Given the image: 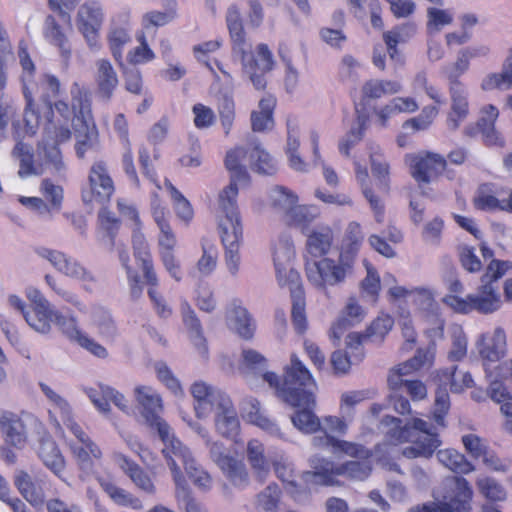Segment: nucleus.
Masks as SVG:
<instances>
[{
	"instance_id": "1",
	"label": "nucleus",
	"mask_w": 512,
	"mask_h": 512,
	"mask_svg": "<svg viewBox=\"0 0 512 512\" xmlns=\"http://www.w3.org/2000/svg\"><path fill=\"white\" fill-rule=\"evenodd\" d=\"M61 84L55 75L43 74L30 87L23 81L22 92L25 108L22 121L12 123L16 137L34 136L43 125L49 138L58 143L71 139L69 127L73 118L82 123V130H77L82 137L76 142L75 151L83 159L88 149L98 142V130L92 113L91 93L84 85L73 82L70 87L71 104L57 99Z\"/></svg>"
},
{
	"instance_id": "2",
	"label": "nucleus",
	"mask_w": 512,
	"mask_h": 512,
	"mask_svg": "<svg viewBox=\"0 0 512 512\" xmlns=\"http://www.w3.org/2000/svg\"><path fill=\"white\" fill-rule=\"evenodd\" d=\"M246 157L250 168L258 174L271 176L278 170L277 161L257 139L250 140L246 148L236 146L226 153L224 164L231 174V182L219 193L216 219L224 247L225 264L233 276L237 275L240 269V245L243 241V224L237 204V182L250 181L247 168L242 164Z\"/></svg>"
},
{
	"instance_id": "3",
	"label": "nucleus",
	"mask_w": 512,
	"mask_h": 512,
	"mask_svg": "<svg viewBox=\"0 0 512 512\" xmlns=\"http://www.w3.org/2000/svg\"><path fill=\"white\" fill-rule=\"evenodd\" d=\"M134 258L142 271V277L130 263V254L124 245L116 247L118 258L126 272L130 296L133 300L139 299L143 294V285H147V295L151 301L156 315L162 319H168L173 314L172 307L166 298L159 292L160 280L155 269L150 245L145 236L136 233L131 239Z\"/></svg>"
},
{
	"instance_id": "4",
	"label": "nucleus",
	"mask_w": 512,
	"mask_h": 512,
	"mask_svg": "<svg viewBox=\"0 0 512 512\" xmlns=\"http://www.w3.org/2000/svg\"><path fill=\"white\" fill-rule=\"evenodd\" d=\"M334 243L335 234L329 225L318 226L306 234L304 271L309 283L318 289L343 283L338 257L329 256Z\"/></svg>"
},
{
	"instance_id": "5",
	"label": "nucleus",
	"mask_w": 512,
	"mask_h": 512,
	"mask_svg": "<svg viewBox=\"0 0 512 512\" xmlns=\"http://www.w3.org/2000/svg\"><path fill=\"white\" fill-rule=\"evenodd\" d=\"M226 24L232 42V50L240 56L243 71L248 75L254 88L263 91L267 87L266 75L275 68L273 53L265 43L256 46L249 52L246 32L244 29L240 8L236 4L228 7Z\"/></svg>"
},
{
	"instance_id": "6",
	"label": "nucleus",
	"mask_w": 512,
	"mask_h": 512,
	"mask_svg": "<svg viewBox=\"0 0 512 512\" xmlns=\"http://www.w3.org/2000/svg\"><path fill=\"white\" fill-rule=\"evenodd\" d=\"M381 423L386 428L385 440L388 443L398 445L413 442V445L402 450L406 458H429L441 444L438 433L433 432L432 427L421 418L415 417L403 424L400 418L386 415Z\"/></svg>"
},
{
	"instance_id": "7",
	"label": "nucleus",
	"mask_w": 512,
	"mask_h": 512,
	"mask_svg": "<svg viewBox=\"0 0 512 512\" xmlns=\"http://www.w3.org/2000/svg\"><path fill=\"white\" fill-rule=\"evenodd\" d=\"M263 379L275 389L276 395L291 407L314 402L313 390L316 388V381L296 354H292L290 363L284 366L282 377L274 372H265Z\"/></svg>"
},
{
	"instance_id": "8",
	"label": "nucleus",
	"mask_w": 512,
	"mask_h": 512,
	"mask_svg": "<svg viewBox=\"0 0 512 512\" xmlns=\"http://www.w3.org/2000/svg\"><path fill=\"white\" fill-rule=\"evenodd\" d=\"M294 258V250L290 245H285L281 253L274 251V266L276 279L280 287H287L292 300L291 321L297 334L304 335L308 330L306 316V298L300 273L291 267Z\"/></svg>"
},
{
	"instance_id": "9",
	"label": "nucleus",
	"mask_w": 512,
	"mask_h": 512,
	"mask_svg": "<svg viewBox=\"0 0 512 512\" xmlns=\"http://www.w3.org/2000/svg\"><path fill=\"white\" fill-rule=\"evenodd\" d=\"M435 378L439 387L435 392V401L431 412V419L437 427L445 428L446 416L449 413L451 403L447 387L452 393H461L474 384L472 375L469 372L458 370L456 365L436 371Z\"/></svg>"
},
{
	"instance_id": "10",
	"label": "nucleus",
	"mask_w": 512,
	"mask_h": 512,
	"mask_svg": "<svg viewBox=\"0 0 512 512\" xmlns=\"http://www.w3.org/2000/svg\"><path fill=\"white\" fill-rule=\"evenodd\" d=\"M60 144L49 138L44 132L43 140L37 145V156L40 163L36 164L32 147L22 141L17 142L13 149V155L20 163L19 175L21 177L40 175L43 173L44 166L59 171L63 167Z\"/></svg>"
},
{
	"instance_id": "11",
	"label": "nucleus",
	"mask_w": 512,
	"mask_h": 512,
	"mask_svg": "<svg viewBox=\"0 0 512 512\" xmlns=\"http://www.w3.org/2000/svg\"><path fill=\"white\" fill-rule=\"evenodd\" d=\"M371 459H357L346 461L336 465L330 460L321 459L313 471H305L303 479L306 484H317L321 486L339 485V476H345L351 480L363 481L372 472Z\"/></svg>"
},
{
	"instance_id": "12",
	"label": "nucleus",
	"mask_w": 512,
	"mask_h": 512,
	"mask_svg": "<svg viewBox=\"0 0 512 512\" xmlns=\"http://www.w3.org/2000/svg\"><path fill=\"white\" fill-rule=\"evenodd\" d=\"M162 452L167 460L170 470L172 471L173 479L177 487V495H179L180 490L187 494L189 493L185 486L184 476L175 458L180 460L188 477L196 486L204 490L211 487V476L197 465L195 459L191 456L190 451L181 443V441L178 439L172 440L171 444H167V447H164Z\"/></svg>"
},
{
	"instance_id": "13",
	"label": "nucleus",
	"mask_w": 512,
	"mask_h": 512,
	"mask_svg": "<svg viewBox=\"0 0 512 512\" xmlns=\"http://www.w3.org/2000/svg\"><path fill=\"white\" fill-rule=\"evenodd\" d=\"M134 398L140 414L148 426L157 430L164 447L171 444L172 440H177L171 433L168 423L161 417L164 411L163 399L153 387L137 385L134 388Z\"/></svg>"
},
{
	"instance_id": "14",
	"label": "nucleus",
	"mask_w": 512,
	"mask_h": 512,
	"mask_svg": "<svg viewBox=\"0 0 512 512\" xmlns=\"http://www.w3.org/2000/svg\"><path fill=\"white\" fill-rule=\"evenodd\" d=\"M116 187L110 174L109 165L99 159L92 163L88 171L87 184L81 189V199L87 205L106 206L113 197Z\"/></svg>"
},
{
	"instance_id": "15",
	"label": "nucleus",
	"mask_w": 512,
	"mask_h": 512,
	"mask_svg": "<svg viewBox=\"0 0 512 512\" xmlns=\"http://www.w3.org/2000/svg\"><path fill=\"white\" fill-rule=\"evenodd\" d=\"M443 303L461 314H469L473 311L480 314H491L500 308L501 299L494 284L484 283L479 287L476 295L471 294L462 298L448 294L443 298Z\"/></svg>"
},
{
	"instance_id": "16",
	"label": "nucleus",
	"mask_w": 512,
	"mask_h": 512,
	"mask_svg": "<svg viewBox=\"0 0 512 512\" xmlns=\"http://www.w3.org/2000/svg\"><path fill=\"white\" fill-rule=\"evenodd\" d=\"M405 163L419 187L431 184L447 171L446 158L442 154L428 150L407 154Z\"/></svg>"
},
{
	"instance_id": "17",
	"label": "nucleus",
	"mask_w": 512,
	"mask_h": 512,
	"mask_svg": "<svg viewBox=\"0 0 512 512\" xmlns=\"http://www.w3.org/2000/svg\"><path fill=\"white\" fill-rule=\"evenodd\" d=\"M425 362V356L420 353L406 362L398 364L391 369L387 378L389 389L392 392H399L403 388L413 401H421L427 397L426 385L418 379L410 380L405 376L419 370Z\"/></svg>"
},
{
	"instance_id": "18",
	"label": "nucleus",
	"mask_w": 512,
	"mask_h": 512,
	"mask_svg": "<svg viewBox=\"0 0 512 512\" xmlns=\"http://www.w3.org/2000/svg\"><path fill=\"white\" fill-rule=\"evenodd\" d=\"M365 241L362 225L357 221H350L343 232L338 247V270H341L343 283L354 271L356 260Z\"/></svg>"
},
{
	"instance_id": "19",
	"label": "nucleus",
	"mask_w": 512,
	"mask_h": 512,
	"mask_svg": "<svg viewBox=\"0 0 512 512\" xmlns=\"http://www.w3.org/2000/svg\"><path fill=\"white\" fill-rule=\"evenodd\" d=\"M477 349L483 362L487 378H491L496 372L497 365L506 351V335L502 328H496L493 332L483 333L477 341Z\"/></svg>"
},
{
	"instance_id": "20",
	"label": "nucleus",
	"mask_w": 512,
	"mask_h": 512,
	"mask_svg": "<svg viewBox=\"0 0 512 512\" xmlns=\"http://www.w3.org/2000/svg\"><path fill=\"white\" fill-rule=\"evenodd\" d=\"M210 455L231 485L237 488L248 486L250 475L242 460L226 452L218 442L211 444Z\"/></svg>"
},
{
	"instance_id": "21",
	"label": "nucleus",
	"mask_w": 512,
	"mask_h": 512,
	"mask_svg": "<svg viewBox=\"0 0 512 512\" xmlns=\"http://www.w3.org/2000/svg\"><path fill=\"white\" fill-rule=\"evenodd\" d=\"M502 363L497 365L496 372L490 380L488 389L477 387L471 391V398L476 402H483L490 398L497 404H500V410L506 418L512 421V394L506 387L504 381L511 380V377H502L500 367Z\"/></svg>"
},
{
	"instance_id": "22",
	"label": "nucleus",
	"mask_w": 512,
	"mask_h": 512,
	"mask_svg": "<svg viewBox=\"0 0 512 512\" xmlns=\"http://www.w3.org/2000/svg\"><path fill=\"white\" fill-rule=\"evenodd\" d=\"M506 192L505 188L492 182L478 186L472 199L473 207L483 212H506L512 214V190L507 198H500Z\"/></svg>"
},
{
	"instance_id": "23",
	"label": "nucleus",
	"mask_w": 512,
	"mask_h": 512,
	"mask_svg": "<svg viewBox=\"0 0 512 512\" xmlns=\"http://www.w3.org/2000/svg\"><path fill=\"white\" fill-rule=\"evenodd\" d=\"M473 495L469 481L462 476H454L446 487L440 504L444 512H470Z\"/></svg>"
},
{
	"instance_id": "24",
	"label": "nucleus",
	"mask_w": 512,
	"mask_h": 512,
	"mask_svg": "<svg viewBox=\"0 0 512 512\" xmlns=\"http://www.w3.org/2000/svg\"><path fill=\"white\" fill-rule=\"evenodd\" d=\"M103 16L102 6L97 1H87L78 10V27L91 49L99 48Z\"/></svg>"
},
{
	"instance_id": "25",
	"label": "nucleus",
	"mask_w": 512,
	"mask_h": 512,
	"mask_svg": "<svg viewBox=\"0 0 512 512\" xmlns=\"http://www.w3.org/2000/svg\"><path fill=\"white\" fill-rule=\"evenodd\" d=\"M27 297L31 305L25 312V321L35 331L48 333L56 311L51 309L49 301L38 290H31Z\"/></svg>"
},
{
	"instance_id": "26",
	"label": "nucleus",
	"mask_w": 512,
	"mask_h": 512,
	"mask_svg": "<svg viewBox=\"0 0 512 512\" xmlns=\"http://www.w3.org/2000/svg\"><path fill=\"white\" fill-rule=\"evenodd\" d=\"M29 415L22 411L15 413L9 410L0 412V432L6 444L22 449L28 442V431L23 416Z\"/></svg>"
},
{
	"instance_id": "27",
	"label": "nucleus",
	"mask_w": 512,
	"mask_h": 512,
	"mask_svg": "<svg viewBox=\"0 0 512 512\" xmlns=\"http://www.w3.org/2000/svg\"><path fill=\"white\" fill-rule=\"evenodd\" d=\"M190 392L194 399L196 416L200 419L208 417L219 406L222 398L229 397L225 392L203 381L193 383Z\"/></svg>"
},
{
	"instance_id": "28",
	"label": "nucleus",
	"mask_w": 512,
	"mask_h": 512,
	"mask_svg": "<svg viewBox=\"0 0 512 512\" xmlns=\"http://www.w3.org/2000/svg\"><path fill=\"white\" fill-rule=\"evenodd\" d=\"M226 321L235 333L244 340L253 339L256 332V322L250 312L242 305L240 299H233L225 312Z\"/></svg>"
},
{
	"instance_id": "29",
	"label": "nucleus",
	"mask_w": 512,
	"mask_h": 512,
	"mask_svg": "<svg viewBox=\"0 0 512 512\" xmlns=\"http://www.w3.org/2000/svg\"><path fill=\"white\" fill-rule=\"evenodd\" d=\"M271 467L276 475V477L283 483L284 488L287 492L292 495H298L306 490H310L312 486L315 484H306L303 479V475H301L302 483L297 482V473L292 461L289 460L287 456L284 454H280L275 456L271 460Z\"/></svg>"
},
{
	"instance_id": "30",
	"label": "nucleus",
	"mask_w": 512,
	"mask_h": 512,
	"mask_svg": "<svg viewBox=\"0 0 512 512\" xmlns=\"http://www.w3.org/2000/svg\"><path fill=\"white\" fill-rule=\"evenodd\" d=\"M38 254L47 259L55 269L59 272L84 282H91L94 277L88 272L82 265L77 261L67 257L64 253L51 250L47 248H41L38 250Z\"/></svg>"
},
{
	"instance_id": "31",
	"label": "nucleus",
	"mask_w": 512,
	"mask_h": 512,
	"mask_svg": "<svg viewBox=\"0 0 512 512\" xmlns=\"http://www.w3.org/2000/svg\"><path fill=\"white\" fill-rule=\"evenodd\" d=\"M214 411L217 432L223 437L237 442L240 435V422L231 398H222Z\"/></svg>"
},
{
	"instance_id": "32",
	"label": "nucleus",
	"mask_w": 512,
	"mask_h": 512,
	"mask_svg": "<svg viewBox=\"0 0 512 512\" xmlns=\"http://www.w3.org/2000/svg\"><path fill=\"white\" fill-rule=\"evenodd\" d=\"M71 30L72 27L69 21H67L66 25H61L52 15H48L45 18L43 37L48 44L59 50L64 59H69L72 52L69 40Z\"/></svg>"
},
{
	"instance_id": "33",
	"label": "nucleus",
	"mask_w": 512,
	"mask_h": 512,
	"mask_svg": "<svg viewBox=\"0 0 512 512\" xmlns=\"http://www.w3.org/2000/svg\"><path fill=\"white\" fill-rule=\"evenodd\" d=\"M489 47L485 45L477 47H467L458 52L456 61L446 70V76L449 81V87L456 89H465L460 77L468 71L470 60L477 57H485L489 54Z\"/></svg>"
},
{
	"instance_id": "34",
	"label": "nucleus",
	"mask_w": 512,
	"mask_h": 512,
	"mask_svg": "<svg viewBox=\"0 0 512 512\" xmlns=\"http://www.w3.org/2000/svg\"><path fill=\"white\" fill-rule=\"evenodd\" d=\"M242 416L248 423L259 427L268 435L278 439H285L278 424L265 414L258 400H246L242 407Z\"/></svg>"
},
{
	"instance_id": "35",
	"label": "nucleus",
	"mask_w": 512,
	"mask_h": 512,
	"mask_svg": "<svg viewBox=\"0 0 512 512\" xmlns=\"http://www.w3.org/2000/svg\"><path fill=\"white\" fill-rule=\"evenodd\" d=\"M315 445L331 447L334 454H343L355 459H371L373 452L362 444L338 439L331 434L314 438Z\"/></svg>"
},
{
	"instance_id": "36",
	"label": "nucleus",
	"mask_w": 512,
	"mask_h": 512,
	"mask_svg": "<svg viewBox=\"0 0 512 512\" xmlns=\"http://www.w3.org/2000/svg\"><path fill=\"white\" fill-rule=\"evenodd\" d=\"M402 91V85L399 81L389 79H369L361 87L362 106H370L373 101L381 99L384 96L395 95Z\"/></svg>"
},
{
	"instance_id": "37",
	"label": "nucleus",
	"mask_w": 512,
	"mask_h": 512,
	"mask_svg": "<svg viewBox=\"0 0 512 512\" xmlns=\"http://www.w3.org/2000/svg\"><path fill=\"white\" fill-rule=\"evenodd\" d=\"M96 68L94 79L97 96L106 102L110 101L119 83L117 72L108 59L98 60Z\"/></svg>"
},
{
	"instance_id": "38",
	"label": "nucleus",
	"mask_w": 512,
	"mask_h": 512,
	"mask_svg": "<svg viewBox=\"0 0 512 512\" xmlns=\"http://www.w3.org/2000/svg\"><path fill=\"white\" fill-rule=\"evenodd\" d=\"M366 316L364 308L356 298L348 299L341 316L333 323L329 331V337L333 341H339L344 331L357 323H360Z\"/></svg>"
},
{
	"instance_id": "39",
	"label": "nucleus",
	"mask_w": 512,
	"mask_h": 512,
	"mask_svg": "<svg viewBox=\"0 0 512 512\" xmlns=\"http://www.w3.org/2000/svg\"><path fill=\"white\" fill-rule=\"evenodd\" d=\"M89 398L102 413H108L110 411V402L125 413H128L130 409L125 396L107 385L100 384L98 388L90 389Z\"/></svg>"
},
{
	"instance_id": "40",
	"label": "nucleus",
	"mask_w": 512,
	"mask_h": 512,
	"mask_svg": "<svg viewBox=\"0 0 512 512\" xmlns=\"http://www.w3.org/2000/svg\"><path fill=\"white\" fill-rule=\"evenodd\" d=\"M71 451L81 471L86 474L96 472V467L101 463L102 451L92 439L82 444H72Z\"/></svg>"
},
{
	"instance_id": "41",
	"label": "nucleus",
	"mask_w": 512,
	"mask_h": 512,
	"mask_svg": "<svg viewBox=\"0 0 512 512\" xmlns=\"http://www.w3.org/2000/svg\"><path fill=\"white\" fill-rule=\"evenodd\" d=\"M451 98L446 125L450 131H456L469 116V102L465 89L449 87Z\"/></svg>"
},
{
	"instance_id": "42",
	"label": "nucleus",
	"mask_w": 512,
	"mask_h": 512,
	"mask_svg": "<svg viewBox=\"0 0 512 512\" xmlns=\"http://www.w3.org/2000/svg\"><path fill=\"white\" fill-rule=\"evenodd\" d=\"M264 444L259 439H250L246 446V455L254 476L264 482L271 470V462L266 456Z\"/></svg>"
},
{
	"instance_id": "43",
	"label": "nucleus",
	"mask_w": 512,
	"mask_h": 512,
	"mask_svg": "<svg viewBox=\"0 0 512 512\" xmlns=\"http://www.w3.org/2000/svg\"><path fill=\"white\" fill-rule=\"evenodd\" d=\"M181 315L184 326L186 327L190 339L199 349V352L206 357L208 353L207 341L204 337L203 327L197 314L187 301L181 303Z\"/></svg>"
},
{
	"instance_id": "44",
	"label": "nucleus",
	"mask_w": 512,
	"mask_h": 512,
	"mask_svg": "<svg viewBox=\"0 0 512 512\" xmlns=\"http://www.w3.org/2000/svg\"><path fill=\"white\" fill-rule=\"evenodd\" d=\"M277 100L272 94L262 97L258 103L259 110L251 112V129L254 132H265L274 127V110Z\"/></svg>"
},
{
	"instance_id": "45",
	"label": "nucleus",
	"mask_w": 512,
	"mask_h": 512,
	"mask_svg": "<svg viewBox=\"0 0 512 512\" xmlns=\"http://www.w3.org/2000/svg\"><path fill=\"white\" fill-rule=\"evenodd\" d=\"M355 175L361 186L362 193L368 201L377 223H383L385 218V206L381 199L374 193L369 185V174L366 167L355 162Z\"/></svg>"
},
{
	"instance_id": "46",
	"label": "nucleus",
	"mask_w": 512,
	"mask_h": 512,
	"mask_svg": "<svg viewBox=\"0 0 512 512\" xmlns=\"http://www.w3.org/2000/svg\"><path fill=\"white\" fill-rule=\"evenodd\" d=\"M38 456L54 474L60 476L65 469V460L52 437H43L38 446Z\"/></svg>"
},
{
	"instance_id": "47",
	"label": "nucleus",
	"mask_w": 512,
	"mask_h": 512,
	"mask_svg": "<svg viewBox=\"0 0 512 512\" xmlns=\"http://www.w3.org/2000/svg\"><path fill=\"white\" fill-rule=\"evenodd\" d=\"M315 406L316 398L314 397L313 403H302L295 407L297 410L291 416V421L299 431L306 434H313L322 430L321 421L314 413Z\"/></svg>"
},
{
	"instance_id": "48",
	"label": "nucleus",
	"mask_w": 512,
	"mask_h": 512,
	"mask_svg": "<svg viewBox=\"0 0 512 512\" xmlns=\"http://www.w3.org/2000/svg\"><path fill=\"white\" fill-rule=\"evenodd\" d=\"M369 124V114L356 110L355 124L339 143V151L342 155L347 157L350 155L352 148L363 139Z\"/></svg>"
},
{
	"instance_id": "49",
	"label": "nucleus",
	"mask_w": 512,
	"mask_h": 512,
	"mask_svg": "<svg viewBox=\"0 0 512 512\" xmlns=\"http://www.w3.org/2000/svg\"><path fill=\"white\" fill-rule=\"evenodd\" d=\"M14 484L20 494L31 504L43 503L45 495L41 482L32 479L27 472L19 471L15 476Z\"/></svg>"
},
{
	"instance_id": "50",
	"label": "nucleus",
	"mask_w": 512,
	"mask_h": 512,
	"mask_svg": "<svg viewBox=\"0 0 512 512\" xmlns=\"http://www.w3.org/2000/svg\"><path fill=\"white\" fill-rule=\"evenodd\" d=\"M439 462L459 475H466L475 470V466L464 454L454 448L441 449L437 452Z\"/></svg>"
},
{
	"instance_id": "51",
	"label": "nucleus",
	"mask_w": 512,
	"mask_h": 512,
	"mask_svg": "<svg viewBox=\"0 0 512 512\" xmlns=\"http://www.w3.org/2000/svg\"><path fill=\"white\" fill-rule=\"evenodd\" d=\"M119 465L139 489L147 493L155 492V486L150 475L136 462L122 455L119 458Z\"/></svg>"
},
{
	"instance_id": "52",
	"label": "nucleus",
	"mask_w": 512,
	"mask_h": 512,
	"mask_svg": "<svg viewBox=\"0 0 512 512\" xmlns=\"http://www.w3.org/2000/svg\"><path fill=\"white\" fill-rule=\"evenodd\" d=\"M282 498V490L275 482L260 491L254 501L255 512H276Z\"/></svg>"
},
{
	"instance_id": "53",
	"label": "nucleus",
	"mask_w": 512,
	"mask_h": 512,
	"mask_svg": "<svg viewBox=\"0 0 512 512\" xmlns=\"http://www.w3.org/2000/svg\"><path fill=\"white\" fill-rule=\"evenodd\" d=\"M318 216L319 211L317 207L298 205L297 202L288 212L284 221L290 226L299 227L303 234H307L305 230Z\"/></svg>"
},
{
	"instance_id": "54",
	"label": "nucleus",
	"mask_w": 512,
	"mask_h": 512,
	"mask_svg": "<svg viewBox=\"0 0 512 512\" xmlns=\"http://www.w3.org/2000/svg\"><path fill=\"white\" fill-rule=\"evenodd\" d=\"M107 41L114 60L121 66L123 64L124 47L131 42L130 29L120 25L111 27Z\"/></svg>"
},
{
	"instance_id": "55",
	"label": "nucleus",
	"mask_w": 512,
	"mask_h": 512,
	"mask_svg": "<svg viewBox=\"0 0 512 512\" xmlns=\"http://www.w3.org/2000/svg\"><path fill=\"white\" fill-rule=\"evenodd\" d=\"M270 205L283 219L298 202V196L283 186H275L269 193Z\"/></svg>"
},
{
	"instance_id": "56",
	"label": "nucleus",
	"mask_w": 512,
	"mask_h": 512,
	"mask_svg": "<svg viewBox=\"0 0 512 512\" xmlns=\"http://www.w3.org/2000/svg\"><path fill=\"white\" fill-rule=\"evenodd\" d=\"M394 326V319L388 313H380L366 328L364 336L372 343H382Z\"/></svg>"
},
{
	"instance_id": "57",
	"label": "nucleus",
	"mask_w": 512,
	"mask_h": 512,
	"mask_svg": "<svg viewBox=\"0 0 512 512\" xmlns=\"http://www.w3.org/2000/svg\"><path fill=\"white\" fill-rule=\"evenodd\" d=\"M164 184L171 197L177 217L186 224L190 223L194 217V210L190 201L171 183L170 180L165 179Z\"/></svg>"
},
{
	"instance_id": "58",
	"label": "nucleus",
	"mask_w": 512,
	"mask_h": 512,
	"mask_svg": "<svg viewBox=\"0 0 512 512\" xmlns=\"http://www.w3.org/2000/svg\"><path fill=\"white\" fill-rule=\"evenodd\" d=\"M99 484L103 491L119 506L131 507L133 509H141L142 503L139 498L134 497L131 493L118 487L114 483L99 479Z\"/></svg>"
},
{
	"instance_id": "59",
	"label": "nucleus",
	"mask_w": 512,
	"mask_h": 512,
	"mask_svg": "<svg viewBox=\"0 0 512 512\" xmlns=\"http://www.w3.org/2000/svg\"><path fill=\"white\" fill-rule=\"evenodd\" d=\"M481 86L484 90L512 88V49L503 64L502 72L488 75Z\"/></svg>"
},
{
	"instance_id": "60",
	"label": "nucleus",
	"mask_w": 512,
	"mask_h": 512,
	"mask_svg": "<svg viewBox=\"0 0 512 512\" xmlns=\"http://www.w3.org/2000/svg\"><path fill=\"white\" fill-rule=\"evenodd\" d=\"M366 276L360 282V291L371 302L376 303L381 291V279L376 268L365 261Z\"/></svg>"
},
{
	"instance_id": "61",
	"label": "nucleus",
	"mask_w": 512,
	"mask_h": 512,
	"mask_svg": "<svg viewBox=\"0 0 512 512\" xmlns=\"http://www.w3.org/2000/svg\"><path fill=\"white\" fill-rule=\"evenodd\" d=\"M177 16L174 8H169L165 11L152 10L146 12L141 19L142 29L145 35L152 29H157L171 23Z\"/></svg>"
},
{
	"instance_id": "62",
	"label": "nucleus",
	"mask_w": 512,
	"mask_h": 512,
	"mask_svg": "<svg viewBox=\"0 0 512 512\" xmlns=\"http://www.w3.org/2000/svg\"><path fill=\"white\" fill-rule=\"evenodd\" d=\"M479 493L490 502H499L506 499L507 493L501 483L492 477L484 476L476 480Z\"/></svg>"
},
{
	"instance_id": "63",
	"label": "nucleus",
	"mask_w": 512,
	"mask_h": 512,
	"mask_svg": "<svg viewBox=\"0 0 512 512\" xmlns=\"http://www.w3.org/2000/svg\"><path fill=\"white\" fill-rule=\"evenodd\" d=\"M135 37L139 45L128 52V62L136 65L153 61L155 59V53L150 48L144 31H137Z\"/></svg>"
},
{
	"instance_id": "64",
	"label": "nucleus",
	"mask_w": 512,
	"mask_h": 512,
	"mask_svg": "<svg viewBox=\"0 0 512 512\" xmlns=\"http://www.w3.org/2000/svg\"><path fill=\"white\" fill-rule=\"evenodd\" d=\"M40 193L53 212L61 210L64 200L62 186L56 185L51 179L46 178L41 182Z\"/></svg>"
}]
</instances>
